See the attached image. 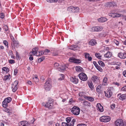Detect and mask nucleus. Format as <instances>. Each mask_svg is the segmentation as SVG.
<instances>
[{
	"label": "nucleus",
	"mask_w": 126,
	"mask_h": 126,
	"mask_svg": "<svg viewBox=\"0 0 126 126\" xmlns=\"http://www.w3.org/2000/svg\"><path fill=\"white\" fill-rule=\"evenodd\" d=\"M16 57L19 58V56L18 53L17 51L16 52Z\"/></svg>",
	"instance_id": "obj_61"
},
{
	"label": "nucleus",
	"mask_w": 126,
	"mask_h": 126,
	"mask_svg": "<svg viewBox=\"0 0 126 126\" xmlns=\"http://www.w3.org/2000/svg\"><path fill=\"white\" fill-rule=\"evenodd\" d=\"M108 80V78L107 77H105L103 80L102 84L103 85L105 86L107 85V81Z\"/></svg>",
	"instance_id": "obj_21"
},
{
	"label": "nucleus",
	"mask_w": 126,
	"mask_h": 126,
	"mask_svg": "<svg viewBox=\"0 0 126 126\" xmlns=\"http://www.w3.org/2000/svg\"><path fill=\"white\" fill-rule=\"evenodd\" d=\"M96 68L98 70L100 71H101L102 70L101 68L98 65L97 66Z\"/></svg>",
	"instance_id": "obj_53"
},
{
	"label": "nucleus",
	"mask_w": 126,
	"mask_h": 126,
	"mask_svg": "<svg viewBox=\"0 0 126 126\" xmlns=\"http://www.w3.org/2000/svg\"><path fill=\"white\" fill-rule=\"evenodd\" d=\"M76 69L77 72H82L83 71V69L80 66H77L76 67Z\"/></svg>",
	"instance_id": "obj_23"
},
{
	"label": "nucleus",
	"mask_w": 126,
	"mask_h": 126,
	"mask_svg": "<svg viewBox=\"0 0 126 126\" xmlns=\"http://www.w3.org/2000/svg\"><path fill=\"white\" fill-rule=\"evenodd\" d=\"M33 79H34V81L35 82H37L38 81L39 79L38 78L37 76H35L33 78Z\"/></svg>",
	"instance_id": "obj_41"
},
{
	"label": "nucleus",
	"mask_w": 126,
	"mask_h": 126,
	"mask_svg": "<svg viewBox=\"0 0 126 126\" xmlns=\"http://www.w3.org/2000/svg\"><path fill=\"white\" fill-rule=\"evenodd\" d=\"M28 122L26 121H23L21 122L19 124L20 126H28Z\"/></svg>",
	"instance_id": "obj_15"
},
{
	"label": "nucleus",
	"mask_w": 126,
	"mask_h": 126,
	"mask_svg": "<svg viewBox=\"0 0 126 126\" xmlns=\"http://www.w3.org/2000/svg\"><path fill=\"white\" fill-rule=\"evenodd\" d=\"M85 58L88 59L89 61H91L92 60V58L91 57L89 56V54L88 53H85Z\"/></svg>",
	"instance_id": "obj_19"
},
{
	"label": "nucleus",
	"mask_w": 126,
	"mask_h": 126,
	"mask_svg": "<svg viewBox=\"0 0 126 126\" xmlns=\"http://www.w3.org/2000/svg\"><path fill=\"white\" fill-rule=\"evenodd\" d=\"M9 62L10 63L12 64L14 63H15V61L14 60H9Z\"/></svg>",
	"instance_id": "obj_56"
},
{
	"label": "nucleus",
	"mask_w": 126,
	"mask_h": 126,
	"mask_svg": "<svg viewBox=\"0 0 126 126\" xmlns=\"http://www.w3.org/2000/svg\"><path fill=\"white\" fill-rule=\"evenodd\" d=\"M112 53L110 52H108L104 55V57L105 58H109L111 57Z\"/></svg>",
	"instance_id": "obj_20"
},
{
	"label": "nucleus",
	"mask_w": 126,
	"mask_h": 126,
	"mask_svg": "<svg viewBox=\"0 0 126 126\" xmlns=\"http://www.w3.org/2000/svg\"><path fill=\"white\" fill-rule=\"evenodd\" d=\"M70 80L72 82L75 84H77L78 82V79L76 78V77H71Z\"/></svg>",
	"instance_id": "obj_13"
},
{
	"label": "nucleus",
	"mask_w": 126,
	"mask_h": 126,
	"mask_svg": "<svg viewBox=\"0 0 126 126\" xmlns=\"http://www.w3.org/2000/svg\"><path fill=\"white\" fill-rule=\"evenodd\" d=\"M77 126H86V125L85 124H78Z\"/></svg>",
	"instance_id": "obj_57"
},
{
	"label": "nucleus",
	"mask_w": 126,
	"mask_h": 126,
	"mask_svg": "<svg viewBox=\"0 0 126 126\" xmlns=\"http://www.w3.org/2000/svg\"><path fill=\"white\" fill-rule=\"evenodd\" d=\"M113 42L115 43L117 46H118L119 44V42L116 40L114 39L113 40Z\"/></svg>",
	"instance_id": "obj_43"
},
{
	"label": "nucleus",
	"mask_w": 126,
	"mask_h": 126,
	"mask_svg": "<svg viewBox=\"0 0 126 126\" xmlns=\"http://www.w3.org/2000/svg\"><path fill=\"white\" fill-rule=\"evenodd\" d=\"M109 16L113 18L115 17H119L123 16V15L117 13H111L109 14Z\"/></svg>",
	"instance_id": "obj_10"
},
{
	"label": "nucleus",
	"mask_w": 126,
	"mask_h": 126,
	"mask_svg": "<svg viewBox=\"0 0 126 126\" xmlns=\"http://www.w3.org/2000/svg\"><path fill=\"white\" fill-rule=\"evenodd\" d=\"M31 52V54H32V55H36V52L34 50V49H32V52Z\"/></svg>",
	"instance_id": "obj_52"
},
{
	"label": "nucleus",
	"mask_w": 126,
	"mask_h": 126,
	"mask_svg": "<svg viewBox=\"0 0 126 126\" xmlns=\"http://www.w3.org/2000/svg\"><path fill=\"white\" fill-rule=\"evenodd\" d=\"M18 83V82L17 80L15 81L12 84V91L13 92H15L17 89V86Z\"/></svg>",
	"instance_id": "obj_6"
},
{
	"label": "nucleus",
	"mask_w": 126,
	"mask_h": 126,
	"mask_svg": "<svg viewBox=\"0 0 126 126\" xmlns=\"http://www.w3.org/2000/svg\"><path fill=\"white\" fill-rule=\"evenodd\" d=\"M50 50H49L48 49H46L43 52V53L45 55H47L48 53L50 52Z\"/></svg>",
	"instance_id": "obj_37"
},
{
	"label": "nucleus",
	"mask_w": 126,
	"mask_h": 126,
	"mask_svg": "<svg viewBox=\"0 0 126 126\" xmlns=\"http://www.w3.org/2000/svg\"><path fill=\"white\" fill-rule=\"evenodd\" d=\"M10 78V75L7 76L6 75L4 77V80H6L7 79H9Z\"/></svg>",
	"instance_id": "obj_40"
},
{
	"label": "nucleus",
	"mask_w": 126,
	"mask_h": 126,
	"mask_svg": "<svg viewBox=\"0 0 126 126\" xmlns=\"http://www.w3.org/2000/svg\"><path fill=\"white\" fill-rule=\"evenodd\" d=\"M67 9L68 11L73 12V11H74V7L72 6L69 7Z\"/></svg>",
	"instance_id": "obj_30"
},
{
	"label": "nucleus",
	"mask_w": 126,
	"mask_h": 126,
	"mask_svg": "<svg viewBox=\"0 0 126 126\" xmlns=\"http://www.w3.org/2000/svg\"><path fill=\"white\" fill-rule=\"evenodd\" d=\"M79 77L80 80L84 81H86L88 79L86 75L83 73L79 74Z\"/></svg>",
	"instance_id": "obj_5"
},
{
	"label": "nucleus",
	"mask_w": 126,
	"mask_h": 126,
	"mask_svg": "<svg viewBox=\"0 0 126 126\" xmlns=\"http://www.w3.org/2000/svg\"><path fill=\"white\" fill-rule=\"evenodd\" d=\"M76 121V119H74L72 120V121L70 123V126H73L74 122Z\"/></svg>",
	"instance_id": "obj_34"
},
{
	"label": "nucleus",
	"mask_w": 126,
	"mask_h": 126,
	"mask_svg": "<svg viewBox=\"0 0 126 126\" xmlns=\"http://www.w3.org/2000/svg\"><path fill=\"white\" fill-rule=\"evenodd\" d=\"M115 123L116 126H124L123 121L122 119H117L115 122Z\"/></svg>",
	"instance_id": "obj_8"
},
{
	"label": "nucleus",
	"mask_w": 126,
	"mask_h": 126,
	"mask_svg": "<svg viewBox=\"0 0 126 126\" xmlns=\"http://www.w3.org/2000/svg\"><path fill=\"white\" fill-rule=\"evenodd\" d=\"M126 98V96L125 94H122L120 95L119 97V99L123 100L125 99Z\"/></svg>",
	"instance_id": "obj_26"
},
{
	"label": "nucleus",
	"mask_w": 126,
	"mask_h": 126,
	"mask_svg": "<svg viewBox=\"0 0 126 126\" xmlns=\"http://www.w3.org/2000/svg\"><path fill=\"white\" fill-rule=\"evenodd\" d=\"M59 66V64L57 63H55L54 64V66L56 68H58L57 67L58 66Z\"/></svg>",
	"instance_id": "obj_51"
},
{
	"label": "nucleus",
	"mask_w": 126,
	"mask_h": 126,
	"mask_svg": "<svg viewBox=\"0 0 126 126\" xmlns=\"http://www.w3.org/2000/svg\"><path fill=\"white\" fill-rule=\"evenodd\" d=\"M100 54L99 53H97L95 54V56L96 57L100 59L101 57V56H100Z\"/></svg>",
	"instance_id": "obj_42"
},
{
	"label": "nucleus",
	"mask_w": 126,
	"mask_h": 126,
	"mask_svg": "<svg viewBox=\"0 0 126 126\" xmlns=\"http://www.w3.org/2000/svg\"><path fill=\"white\" fill-rule=\"evenodd\" d=\"M98 63L99 65L101 66L102 67H104V64L101 61H98Z\"/></svg>",
	"instance_id": "obj_35"
},
{
	"label": "nucleus",
	"mask_w": 126,
	"mask_h": 126,
	"mask_svg": "<svg viewBox=\"0 0 126 126\" xmlns=\"http://www.w3.org/2000/svg\"><path fill=\"white\" fill-rule=\"evenodd\" d=\"M106 5L107 7H110L114 6L116 5V4L114 2H110L107 3Z\"/></svg>",
	"instance_id": "obj_16"
},
{
	"label": "nucleus",
	"mask_w": 126,
	"mask_h": 126,
	"mask_svg": "<svg viewBox=\"0 0 126 126\" xmlns=\"http://www.w3.org/2000/svg\"><path fill=\"white\" fill-rule=\"evenodd\" d=\"M83 105L85 106H87L90 107L91 104L90 103L87 101H84L83 102Z\"/></svg>",
	"instance_id": "obj_28"
},
{
	"label": "nucleus",
	"mask_w": 126,
	"mask_h": 126,
	"mask_svg": "<svg viewBox=\"0 0 126 126\" xmlns=\"http://www.w3.org/2000/svg\"><path fill=\"white\" fill-rule=\"evenodd\" d=\"M101 85H99L97 86V87L96 88H97V89H100L101 88Z\"/></svg>",
	"instance_id": "obj_64"
},
{
	"label": "nucleus",
	"mask_w": 126,
	"mask_h": 126,
	"mask_svg": "<svg viewBox=\"0 0 126 126\" xmlns=\"http://www.w3.org/2000/svg\"><path fill=\"white\" fill-rule=\"evenodd\" d=\"M70 62L74 63H80L81 62V60L79 59H77L74 57H70L69 60Z\"/></svg>",
	"instance_id": "obj_3"
},
{
	"label": "nucleus",
	"mask_w": 126,
	"mask_h": 126,
	"mask_svg": "<svg viewBox=\"0 0 126 126\" xmlns=\"http://www.w3.org/2000/svg\"><path fill=\"white\" fill-rule=\"evenodd\" d=\"M33 49H34V50L36 52V53L37 52H38V49L37 47H35L34 48H33Z\"/></svg>",
	"instance_id": "obj_63"
},
{
	"label": "nucleus",
	"mask_w": 126,
	"mask_h": 126,
	"mask_svg": "<svg viewBox=\"0 0 126 126\" xmlns=\"http://www.w3.org/2000/svg\"><path fill=\"white\" fill-rule=\"evenodd\" d=\"M115 105L114 104H112L111 106V108L112 109H113L115 107Z\"/></svg>",
	"instance_id": "obj_58"
},
{
	"label": "nucleus",
	"mask_w": 126,
	"mask_h": 126,
	"mask_svg": "<svg viewBox=\"0 0 126 126\" xmlns=\"http://www.w3.org/2000/svg\"><path fill=\"white\" fill-rule=\"evenodd\" d=\"M66 120L67 123H69L71 121V119L70 117H68L66 118Z\"/></svg>",
	"instance_id": "obj_45"
},
{
	"label": "nucleus",
	"mask_w": 126,
	"mask_h": 126,
	"mask_svg": "<svg viewBox=\"0 0 126 126\" xmlns=\"http://www.w3.org/2000/svg\"><path fill=\"white\" fill-rule=\"evenodd\" d=\"M43 53V51H38L36 53V55L37 56H40L44 54Z\"/></svg>",
	"instance_id": "obj_27"
},
{
	"label": "nucleus",
	"mask_w": 126,
	"mask_h": 126,
	"mask_svg": "<svg viewBox=\"0 0 126 126\" xmlns=\"http://www.w3.org/2000/svg\"><path fill=\"white\" fill-rule=\"evenodd\" d=\"M5 111L8 113H9L10 112V110L8 108H6V109Z\"/></svg>",
	"instance_id": "obj_62"
},
{
	"label": "nucleus",
	"mask_w": 126,
	"mask_h": 126,
	"mask_svg": "<svg viewBox=\"0 0 126 126\" xmlns=\"http://www.w3.org/2000/svg\"><path fill=\"white\" fill-rule=\"evenodd\" d=\"M7 101H6L4 99V101L2 102V106L4 108H6L8 106V103Z\"/></svg>",
	"instance_id": "obj_24"
},
{
	"label": "nucleus",
	"mask_w": 126,
	"mask_h": 126,
	"mask_svg": "<svg viewBox=\"0 0 126 126\" xmlns=\"http://www.w3.org/2000/svg\"><path fill=\"white\" fill-rule=\"evenodd\" d=\"M79 11V8L78 7H74L73 12H78Z\"/></svg>",
	"instance_id": "obj_31"
},
{
	"label": "nucleus",
	"mask_w": 126,
	"mask_h": 126,
	"mask_svg": "<svg viewBox=\"0 0 126 126\" xmlns=\"http://www.w3.org/2000/svg\"><path fill=\"white\" fill-rule=\"evenodd\" d=\"M89 44V45L93 46L96 45V42L95 40L93 39L90 41Z\"/></svg>",
	"instance_id": "obj_18"
},
{
	"label": "nucleus",
	"mask_w": 126,
	"mask_h": 126,
	"mask_svg": "<svg viewBox=\"0 0 126 126\" xmlns=\"http://www.w3.org/2000/svg\"><path fill=\"white\" fill-rule=\"evenodd\" d=\"M51 87V80L50 79H47L45 83L44 88L45 90L47 91H49Z\"/></svg>",
	"instance_id": "obj_1"
},
{
	"label": "nucleus",
	"mask_w": 126,
	"mask_h": 126,
	"mask_svg": "<svg viewBox=\"0 0 126 126\" xmlns=\"http://www.w3.org/2000/svg\"><path fill=\"white\" fill-rule=\"evenodd\" d=\"M85 98L91 102L93 101L94 100V98L90 96H86L85 97Z\"/></svg>",
	"instance_id": "obj_25"
},
{
	"label": "nucleus",
	"mask_w": 126,
	"mask_h": 126,
	"mask_svg": "<svg viewBox=\"0 0 126 126\" xmlns=\"http://www.w3.org/2000/svg\"><path fill=\"white\" fill-rule=\"evenodd\" d=\"M88 85L89 87L92 90L94 89V85L92 83L89 82L88 83Z\"/></svg>",
	"instance_id": "obj_32"
},
{
	"label": "nucleus",
	"mask_w": 126,
	"mask_h": 126,
	"mask_svg": "<svg viewBox=\"0 0 126 126\" xmlns=\"http://www.w3.org/2000/svg\"><path fill=\"white\" fill-rule=\"evenodd\" d=\"M67 68L66 65H63L60 66V67L58 68V70L60 72H63Z\"/></svg>",
	"instance_id": "obj_12"
},
{
	"label": "nucleus",
	"mask_w": 126,
	"mask_h": 126,
	"mask_svg": "<svg viewBox=\"0 0 126 126\" xmlns=\"http://www.w3.org/2000/svg\"><path fill=\"white\" fill-rule=\"evenodd\" d=\"M18 70L17 69H15L14 70V74L15 75H16L17 73Z\"/></svg>",
	"instance_id": "obj_55"
},
{
	"label": "nucleus",
	"mask_w": 126,
	"mask_h": 126,
	"mask_svg": "<svg viewBox=\"0 0 126 126\" xmlns=\"http://www.w3.org/2000/svg\"><path fill=\"white\" fill-rule=\"evenodd\" d=\"M45 107L49 109H52L53 107V104L52 102L49 100L44 105Z\"/></svg>",
	"instance_id": "obj_7"
},
{
	"label": "nucleus",
	"mask_w": 126,
	"mask_h": 126,
	"mask_svg": "<svg viewBox=\"0 0 126 126\" xmlns=\"http://www.w3.org/2000/svg\"><path fill=\"white\" fill-rule=\"evenodd\" d=\"M93 63L94 64L96 67L97 66H98V64L96 63V62L94 61L93 62Z\"/></svg>",
	"instance_id": "obj_60"
},
{
	"label": "nucleus",
	"mask_w": 126,
	"mask_h": 126,
	"mask_svg": "<svg viewBox=\"0 0 126 126\" xmlns=\"http://www.w3.org/2000/svg\"><path fill=\"white\" fill-rule=\"evenodd\" d=\"M45 57H42L39 58L38 60V62H40L44 60Z\"/></svg>",
	"instance_id": "obj_38"
},
{
	"label": "nucleus",
	"mask_w": 126,
	"mask_h": 126,
	"mask_svg": "<svg viewBox=\"0 0 126 126\" xmlns=\"http://www.w3.org/2000/svg\"><path fill=\"white\" fill-rule=\"evenodd\" d=\"M13 45L12 44H11L12 49L13 50H15V47L17 48L19 46V43L18 42L15 41L13 42Z\"/></svg>",
	"instance_id": "obj_9"
},
{
	"label": "nucleus",
	"mask_w": 126,
	"mask_h": 126,
	"mask_svg": "<svg viewBox=\"0 0 126 126\" xmlns=\"http://www.w3.org/2000/svg\"><path fill=\"white\" fill-rule=\"evenodd\" d=\"M104 93L106 96L109 98L110 97L112 94V92L110 91H108L107 92L104 91Z\"/></svg>",
	"instance_id": "obj_14"
},
{
	"label": "nucleus",
	"mask_w": 126,
	"mask_h": 126,
	"mask_svg": "<svg viewBox=\"0 0 126 126\" xmlns=\"http://www.w3.org/2000/svg\"><path fill=\"white\" fill-rule=\"evenodd\" d=\"M29 55L30 56V57L29 58V59L30 61H32V60L33 59V58L32 57V55L31 54V52H30L29 53Z\"/></svg>",
	"instance_id": "obj_39"
},
{
	"label": "nucleus",
	"mask_w": 126,
	"mask_h": 126,
	"mask_svg": "<svg viewBox=\"0 0 126 126\" xmlns=\"http://www.w3.org/2000/svg\"><path fill=\"white\" fill-rule=\"evenodd\" d=\"M98 21L100 22H104L107 20V19L104 17H101L98 19Z\"/></svg>",
	"instance_id": "obj_22"
},
{
	"label": "nucleus",
	"mask_w": 126,
	"mask_h": 126,
	"mask_svg": "<svg viewBox=\"0 0 126 126\" xmlns=\"http://www.w3.org/2000/svg\"><path fill=\"white\" fill-rule=\"evenodd\" d=\"M118 55L121 58L125 59L126 58V53H120L118 54Z\"/></svg>",
	"instance_id": "obj_17"
},
{
	"label": "nucleus",
	"mask_w": 126,
	"mask_h": 126,
	"mask_svg": "<svg viewBox=\"0 0 126 126\" xmlns=\"http://www.w3.org/2000/svg\"><path fill=\"white\" fill-rule=\"evenodd\" d=\"M74 48H73V49L74 50L75 49H76L77 50V49H78V48L79 47L78 46H77L76 45H74Z\"/></svg>",
	"instance_id": "obj_59"
},
{
	"label": "nucleus",
	"mask_w": 126,
	"mask_h": 126,
	"mask_svg": "<svg viewBox=\"0 0 126 126\" xmlns=\"http://www.w3.org/2000/svg\"><path fill=\"white\" fill-rule=\"evenodd\" d=\"M80 109L78 107H73L71 110V112L75 115H77L79 114Z\"/></svg>",
	"instance_id": "obj_2"
},
{
	"label": "nucleus",
	"mask_w": 126,
	"mask_h": 126,
	"mask_svg": "<svg viewBox=\"0 0 126 126\" xmlns=\"http://www.w3.org/2000/svg\"><path fill=\"white\" fill-rule=\"evenodd\" d=\"M95 31L97 32L101 31L102 29L101 27L97 26L95 27Z\"/></svg>",
	"instance_id": "obj_29"
},
{
	"label": "nucleus",
	"mask_w": 126,
	"mask_h": 126,
	"mask_svg": "<svg viewBox=\"0 0 126 126\" xmlns=\"http://www.w3.org/2000/svg\"><path fill=\"white\" fill-rule=\"evenodd\" d=\"M4 17V14L3 13H1L0 14V18L2 19Z\"/></svg>",
	"instance_id": "obj_47"
},
{
	"label": "nucleus",
	"mask_w": 126,
	"mask_h": 126,
	"mask_svg": "<svg viewBox=\"0 0 126 126\" xmlns=\"http://www.w3.org/2000/svg\"><path fill=\"white\" fill-rule=\"evenodd\" d=\"M58 0H46L47 2H56Z\"/></svg>",
	"instance_id": "obj_46"
},
{
	"label": "nucleus",
	"mask_w": 126,
	"mask_h": 126,
	"mask_svg": "<svg viewBox=\"0 0 126 126\" xmlns=\"http://www.w3.org/2000/svg\"><path fill=\"white\" fill-rule=\"evenodd\" d=\"M96 107L98 110L101 112H102L103 111L104 109L103 107L101 106L100 103L97 104L96 105Z\"/></svg>",
	"instance_id": "obj_11"
},
{
	"label": "nucleus",
	"mask_w": 126,
	"mask_h": 126,
	"mask_svg": "<svg viewBox=\"0 0 126 126\" xmlns=\"http://www.w3.org/2000/svg\"><path fill=\"white\" fill-rule=\"evenodd\" d=\"M117 64H116L117 65H117L115 66V68L116 69H118L119 68V66L121 64V63H117Z\"/></svg>",
	"instance_id": "obj_49"
},
{
	"label": "nucleus",
	"mask_w": 126,
	"mask_h": 126,
	"mask_svg": "<svg viewBox=\"0 0 126 126\" xmlns=\"http://www.w3.org/2000/svg\"><path fill=\"white\" fill-rule=\"evenodd\" d=\"M62 126H70L68 123L63 122L62 123Z\"/></svg>",
	"instance_id": "obj_44"
},
{
	"label": "nucleus",
	"mask_w": 126,
	"mask_h": 126,
	"mask_svg": "<svg viewBox=\"0 0 126 126\" xmlns=\"http://www.w3.org/2000/svg\"><path fill=\"white\" fill-rule=\"evenodd\" d=\"M5 100L7 101V103H9L12 100L11 98L9 97H8L7 98H5Z\"/></svg>",
	"instance_id": "obj_33"
},
{
	"label": "nucleus",
	"mask_w": 126,
	"mask_h": 126,
	"mask_svg": "<svg viewBox=\"0 0 126 126\" xmlns=\"http://www.w3.org/2000/svg\"><path fill=\"white\" fill-rule=\"evenodd\" d=\"M2 70L6 73H7L9 72V69L7 67H3L2 68Z\"/></svg>",
	"instance_id": "obj_36"
},
{
	"label": "nucleus",
	"mask_w": 126,
	"mask_h": 126,
	"mask_svg": "<svg viewBox=\"0 0 126 126\" xmlns=\"http://www.w3.org/2000/svg\"><path fill=\"white\" fill-rule=\"evenodd\" d=\"M3 43L7 47H8V43L7 41L6 40H4L3 42Z\"/></svg>",
	"instance_id": "obj_48"
},
{
	"label": "nucleus",
	"mask_w": 126,
	"mask_h": 126,
	"mask_svg": "<svg viewBox=\"0 0 126 126\" xmlns=\"http://www.w3.org/2000/svg\"><path fill=\"white\" fill-rule=\"evenodd\" d=\"M126 86H125L124 87H123L121 89V91H126Z\"/></svg>",
	"instance_id": "obj_54"
},
{
	"label": "nucleus",
	"mask_w": 126,
	"mask_h": 126,
	"mask_svg": "<svg viewBox=\"0 0 126 126\" xmlns=\"http://www.w3.org/2000/svg\"><path fill=\"white\" fill-rule=\"evenodd\" d=\"M93 78L94 79L93 80L94 82L96 81V80L97 79L98 77L97 76H94L93 77Z\"/></svg>",
	"instance_id": "obj_50"
},
{
	"label": "nucleus",
	"mask_w": 126,
	"mask_h": 126,
	"mask_svg": "<svg viewBox=\"0 0 126 126\" xmlns=\"http://www.w3.org/2000/svg\"><path fill=\"white\" fill-rule=\"evenodd\" d=\"M100 121L104 122H107L110 120V117L107 116H102L100 118Z\"/></svg>",
	"instance_id": "obj_4"
}]
</instances>
